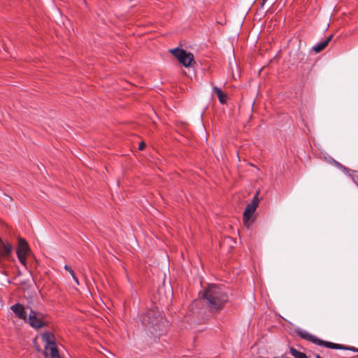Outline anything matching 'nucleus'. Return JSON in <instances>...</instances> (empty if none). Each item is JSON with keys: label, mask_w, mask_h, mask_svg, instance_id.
<instances>
[{"label": "nucleus", "mask_w": 358, "mask_h": 358, "mask_svg": "<svg viewBox=\"0 0 358 358\" xmlns=\"http://www.w3.org/2000/svg\"><path fill=\"white\" fill-rule=\"evenodd\" d=\"M275 358H276V357H275Z\"/></svg>", "instance_id": "412c9836"}, {"label": "nucleus", "mask_w": 358, "mask_h": 358, "mask_svg": "<svg viewBox=\"0 0 358 358\" xmlns=\"http://www.w3.org/2000/svg\"><path fill=\"white\" fill-rule=\"evenodd\" d=\"M202 298L206 301L209 310L213 313L223 308L229 296L223 287L215 284L208 285L203 290Z\"/></svg>", "instance_id": "f257e3e1"}, {"label": "nucleus", "mask_w": 358, "mask_h": 358, "mask_svg": "<svg viewBox=\"0 0 358 358\" xmlns=\"http://www.w3.org/2000/svg\"><path fill=\"white\" fill-rule=\"evenodd\" d=\"M259 191H257L255 195V196L252 199V201L250 203L248 204L245 211L243 213V222L244 225H245L247 227H250V223L253 222L252 220V217L255 212L257 207L259 204Z\"/></svg>", "instance_id": "39448f33"}, {"label": "nucleus", "mask_w": 358, "mask_h": 358, "mask_svg": "<svg viewBox=\"0 0 358 358\" xmlns=\"http://www.w3.org/2000/svg\"><path fill=\"white\" fill-rule=\"evenodd\" d=\"M145 148V143L144 142H141V143L139 144L138 149H139L140 150H143Z\"/></svg>", "instance_id": "f3484780"}, {"label": "nucleus", "mask_w": 358, "mask_h": 358, "mask_svg": "<svg viewBox=\"0 0 358 358\" xmlns=\"http://www.w3.org/2000/svg\"><path fill=\"white\" fill-rule=\"evenodd\" d=\"M170 52L185 67L191 66L194 62V55L191 52H187L183 49L176 48L170 50Z\"/></svg>", "instance_id": "20e7f679"}, {"label": "nucleus", "mask_w": 358, "mask_h": 358, "mask_svg": "<svg viewBox=\"0 0 358 358\" xmlns=\"http://www.w3.org/2000/svg\"><path fill=\"white\" fill-rule=\"evenodd\" d=\"M43 315L30 308L28 322L31 327L35 329H40L45 325L43 322Z\"/></svg>", "instance_id": "6e6552de"}, {"label": "nucleus", "mask_w": 358, "mask_h": 358, "mask_svg": "<svg viewBox=\"0 0 358 358\" xmlns=\"http://www.w3.org/2000/svg\"><path fill=\"white\" fill-rule=\"evenodd\" d=\"M266 1H267V0H262V4H261V6H262V7H263V6H264V3H266Z\"/></svg>", "instance_id": "aec40b11"}, {"label": "nucleus", "mask_w": 358, "mask_h": 358, "mask_svg": "<svg viewBox=\"0 0 358 358\" xmlns=\"http://www.w3.org/2000/svg\"><path fill=\"white\" fill-rule=\"evenodd\" d=\"M64 269H65L66 271H68V272L71 275V276H73V275H75L74 271L71 269V268L69 266H68V265H65V266H64Z\"/></svg>", "instance_id": "dca6fc26"}, {"label": "nucleus", "mask_w": 358, "mask_h": 358, "mask_svg": "<svg viewBox=\"0 0 358 358\" xmlns=\"http://www.w3.org/2000/svg\"><path fill=\"white\" fill-rule=\"evenodd\" d=\"M12 311L19 319L27 320V315L24 307L20 303H15L10 307Z\"/></svg>", "instance_id": "1a4fd4ad"}, {"label": "nucleus", "mask_w": 358, "mask_h": 358, "mask_svg": "<svg viewBox=\"0 0 358 358\" xmlns=\"http://www.w3.org/2000/svg\"><path fill=\"white\" fill-rule=\"evenodd\" d=\"M289 351L291 355L294 356L295 358H308L305 353L298 351L297 350L292 347L290 348Z\"/></svg>", "instance_id": "ddd939ff"}, {"label": "nucleus", "mask_w": 358, "mask_h": 358, "mask_svg": "<svg viewBox=\"0 0 358 358\" xmlns=\"http://www.w3.org/2000/svg\"><path fill=\"white\" fill-rule=\"evenodd\" d=\"M213 92L215 93H216V94L217 95V97L219 99V101L222 104L226 103L227 96L224 92H223L221 90L220 88H219L218 87H214Z\"/></svg>", "instance_id": "9b49d317"}, {"label": "nucleus", "mask_w": 358, "mask_h": 358, "mask_svg": "<svg viewBox=\"0 0 358 358\" xmlns=\"http://www.w3.org/2000/svg\"><path fill=\"white\" fill-rule=\"evenodd\" d=\"M333 36V34L329 35L324 41L314 45L312 48V50L316 53L320 52L328 45L329 43L331 41Z\"/></svg>", "instance_id": "9d476101"}, {"label": "nucleus", "mask_w": 358, "mask_h": 358, "mask_svg": "<svg viewBox=\"0 0 358 358\" xmlns=\"http://www.w3.org/2000/svg\"><path fill=\"white\" fill-rule=\"evenodd\" d=\"M30 251L27 242L22 238L18 239L17 255L20 263L24 266H27V256Z\"/></svg>", "instance_id": "0eeeda50"}, {"label": "nucleus", "mask_w": 358, "mask_h": 358, "mask_svg": "<svg viewBox=\"0 0 358 358\" xmlns=\"http://www.w3.org/2000/svg\"><path fill=\"white\" fill-rule=\"evenodd\" d=\"M162 319V317L159 311L155 309H150L143 315L142 322L145 326L157 331L160 329Z\"/></svg>", "instance_id": "7ed1b4c3"}, {"label": "nucleus", "mask_w": 358, "mask_h": 358, "mask_svg": "<svg viewBox=\"0 0 358 358\" xmlns=\"http://www.w3.org/2000/svg\"><path fill=\"white\" fill-rule=\"evenodd\" d=\"M199 301H195L193 303H192V306H197Z\"/></svg>", "instance_id": "6ab92c4d"}, {"label": "nucleus", "mask_w": 358, "mask_h": 358, "mask_svg": "<svg viewBox=\"0 0 358 358\" xmlns=\"http://www.w3.org/2000/svg\"><path fill=\"white\" fill-rule=\"evenodd\" d=\"M332 163L336 166L338 168H339L340 169H342L343 171H348V169L345 167L343 165H342L341 163H339L338 162L334 160V159H332Z\"/></svg>", "instance_id": "2eb2a0df"}, {"label": "nucleus", "mask_w": 358, "mask_h": 358, "mask_svg": "<svg viewBox=\"0 0 358 358\" xmlns=\"http://www.w3.org/2000/svg\"><path fill=\"white\" fill-rule=\"evenodd\" d=\"M72 278H73V280H75V282H76V284H77V285H79V281H78V278L76 277V274H75V275H73L72 276Z\"/></svg>", "instance_id": "a211bd4d"}, {"label": "nucleus", "mask_w": 358, "mask_h": 358, "mask_svg": "<svg viewBox=\"0 0 358 358\" xmlns=\"http://www.w3.org/2000/svg\"><path fill=\"white\" fill-rule=\"evenodd\" d=\"M347 172H350V173H349V176L352 178V180H353V182H354L355 183L357 184V181H358V180H357V177H358V176H357L355 175V173H357V171L348 169V171H347Z\"/></svg>", "instance_id": "4468645a"}, {"label": "nucleus", "mask_w": 358, "mask_h": 358, "mask_svg": "<svg viewBox=\"0 0 358 358\" xmlns=\"http://www.w3.org/2000/svg\"><path fill=\"white\" fill-rule=\"evenodd\" d=\"M296 334L299 336H300L301 338L306 340L308 341H310V342H311L315 345H320V346H324L326 348L336 347V345H332L331 342L322 341V340L317 338L315 336L310 334L307 331L301 329H296Z\"/></svg>", "instance_id": "423d86ee"}, {"label": "nucleus", "mask_w": 358, "mask_h": 358, "mask_svg": "<svg viewBox=\"0 0 358 358\" xmlns=\"http://www.w3.org/2000/svg\"><path fill=\"white\" fill-rule=\"evenodd\" d=\"M332 345H336V347H331V349H336V350H351L353 352H358V349L355 347H350V346H345L341 344H337L331 343Z\"/></svg>", "instance_id": "f8f14e48"}, {"label": "nucleus", "mask_w": 358, "mask_h": 358, "mask_svg": "<svg viewBox=\"0 0 358 358\" xmlns=\"http://www.w3.org/2000/svg\"><path fill=\"white\" fill-rule=\"evenodd\" d=\"M41 338L45 343L44 355L45 358H62L52 334L45 332L42 334Z\"/></svg>", "instance_id": "f03ea898"}]
</instances>
